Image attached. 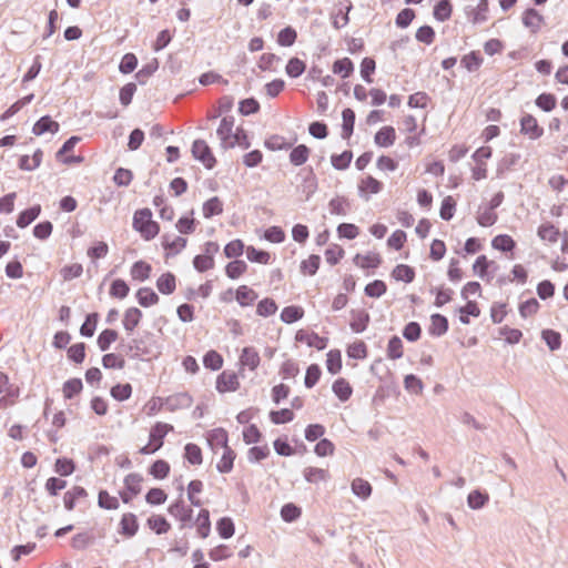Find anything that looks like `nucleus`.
<instances>
[{
  "label": "nucleus",
  "mask_w": 568,
  "mask_h": 568,
  "mask_svg": "<svg viewBox=\"0 0 568 568\" xmlns=\"http://www.w3.org/2000/svg\"><path fill=\"white\" fill-rule=\"evenodd\" d=\"M161 239L166 258L178 255L187 244V239L182 236H175L171 240L169 234H163Z\"/></svg>",
  "instance_id": "nucleus-12"
},
{
  "label": "nucleus",
  "mask_w": 568,
  "mask_h": 568,
  "mask_svg": "<svg viewBox=\"0 0 568 568\" xmlns=\"http://www.w3.org/2000/svg\"><path fill=\"white\" fill-rule=\"evenodd\" d=\"M352 160H353V151L352 150H345L339 154L334 153L331 155L332 166L338 171H344V170L348 169Z\"/></svg>",
  "instance_id": "nucleus-59"
},
{
  "label": "nucleus",
  "mask_w": 568,
  "mask_h": 568,
  "mask_svg": "<svg viewBox=\"0 0 568 568\" xmlns=\"http://www.w3.org/2000/svg\"><path fill=\"white\" fill-rule=\"evenodd\" d=\"M2 393L4 395L0 397V408H6L14 404L20 395V388L10 383L7 373L0 371V394Z\"/></svg>",
  "instance_id": "nucleus-4"
},
{
  "label": "nucleus",
  "mask_w": 568,
  "mask_h": 568,
  "mask_svg": "<svg viewBox=\"0 0 568 568\" xmlns=\"http://www.w3.org/2000/svg\"><path fill=\"white\" fill-rule=\"evenodd\" d=\"M302 173H305L302 181L303 192L305 193L306 201H308L317 190V178L311 166L303 169L300 175Z\"/></svg>",
  "instance_id": "nucleus-31"
},
{
  "label": "nucleus",
  "mask_w": 568,
  "mask_h": 568,
  "mask_svg": "<svg viewBox=\"0 0 568 568\" xmlns=\"http://www.w3.org/2000/svg\"><path fill=\"white\" fill-rule=\"evenodd\" d=\"M83 389L82 379L79 377L69 378L63 383L62 393L64 399H72Z\"/></svg>",
  "instance_id": "nucleus-51"
},
{
  "label": "nucleus",
  "mask_w": 568,
  "mask_h": 568,
  "mask_svg": "<svg viewBox=\"0 0 568 568\" xmlns=\"http://www.w3.org/2000/svg\"><path fill=\"white\" fill-rule=\"evenodd\" d=\"M152 272V266L143 260L134 262L131 266L130 274L133 280L139 282L146 281Z\"/></svg>",
  "instance_id": "nucleus-40"
},
{
  "label": "nucleus",
  "mask_w": 568,
  "mask_h": 568,
  "mask_svg": "<svg viewBox=\"0 0 568 568\" xmlns=\"http://www.w3.org/2000/svg\"><path fill=\"white\" fill-rule=\"evenodd\" d=\"M295 341L298 343H306L308 347H314L317 351H323L328 345V338L320 336L315 332L308 333L305 329H298L295 334Z\"/></svg>",
  "instance_id": "nucleus-7"
},
{
  "label": "nucleus",
  "mask_w": 568,
  "mask_h": 568,
  "mask_svg": "<svg viewBox=\"0 0 568 568\" xmlns=\"http://www.w3.org/2000/svg\"><path fill=\"white\" fill-rule=\"evenodd\" d=\"M261 362L258 352L253 346H245L240 355V363L242 366L255 371Z\"/></svg>",
  "instance_id": "nucleus-33"
},
{
  "label": "nucleus",
  "mask_w": 568,
  "mask_h": 568,
  "mask_svg": "<svg viewBox=\"0 0 568 568\" xmlns=\"http://www.w3.org/2000/svg\"><path fill=\"white\" fill-rule=\"evenodd\" d=\"M332 390L342 403L347 402L353 394V387L351 386L349 382L344 377H338L337 379L334 381L332 385Z\"/></svg>",
  "instance_id": "nucleus-32"
},
{
  "label": "nucleus",
  "mask_w": 568,
  "mask_h": 568,
  "mask_svg": "<svg viewBox=\"0 0 568 568\" xmlns=\"http://www.w3.org/2000/svg\"><path fill=\"white\" fill-rule=\"evenodd\" d=\"M311 154V149L306 144H298L291 148L290 162L294 166H301L306 163Z\"/></svg>",
  "instance_id": "nucleus-39"
},
{
  "label": "nucleus",
  "mask_w": 568,
  "mask_h": 568,
  "mask_svg": "<svg viewBox=\"0 0 568 568\" xmlns=\"http://www.w3.org/2000/svg\"><path fill=\"white\" fill-rule=\"evenodd\" d=\"M489 501V495L486 490L475 489L468 494L467 505L471 509H481Z\"/></svg>",
  "instance_id": "nucleus-53"
},
{
  "label": "nucleus",
  "mask_w": 568,
  "mask_h": 568,
  "mask_svg": "<svg viewBox=\"0 0 568 568\" xmlns=\"http://www.w3.org/2000/svg\"><path fill=\"white\" fill-rule=\"evenodd\" d=\"M297 39V32L292 26L281 29L276 37V42L281 47H292Z\"/></svg>",
  "instance_id": "nucleus-63"
},
{
  "label": "nucleus",
  "mask_w": 568,
  "mask_h": 568,
  "mask_svg": "<svg viewBox=\"0 0 568 568\" xmlns=\"http://www.w3.org/2000/svg\"><path fill=\"white\" fill-rule=\"evenodd\" d=\"M453 14V3L450 0H439L433 8V17L438 22H445Z\"/></svg>",
  "instance_id": "nucleus-38"
},
{
  "label": "nucleus",
  "mask_w": 568,
  "mask_h": 568,
  "mask_svg": "<svg viewBox=\"0 0 568 568\" xmlns=\"http://www.w3.org/2000/svg\"><path fill=\"white\" fill-rule=\"evenodd\" d=\"M142 476L136 473H131L124 478V490L119 493L121 500L129 504L134 497L141 493Z\"/></svg>",
  "instance_id": "nucleus-5"
},
{
  "label": "nucleus",
  "mask_w": 568,
  "mask_h": 568,
  "mask_svg": "<svg viewBox=\"0 0 568 568\" xmlns=\"http://www.w3.org/2000/svg\"><path fill=\"white\" fill-rule=\"evenodd\" d=\"M207 445L215 453L217 447H229V433L222 428H214L207 432L206 435Z\"/></svg>",
  "instance_id": "nucleus-18"
},
{
  "label": "nucleus",
  "mask_w": 568,
  "mask_h": 568,
  "mask_svg": "<svg viewBox=\"0 0 568 568\" xmlns=\"http://www.w3.org/2000/svg\"><path fill=\"white\" fill-rule=\"evenodd\" d=\"M541 339L551 352L558 351L561 347V334L552 328L542 329Z\"/></svg>",
  "instance_id": "nucleus-60"
},
{
  "label": "nucleus",
  "mask_w": 568,
  "mask_h": 568,
  "mask_svg": "<svg viewBox=\"0 0 568 568\" xmlns=\"http://www.w3.org/2000/svg\"><path fill=\"white\" fill-rule=\"evenodd\" d=\"M383 182L378 181L372 175H367L358 184V193L367 201L369 200L368 194H377L383 190Z\"/></svg>",
  "instance_id": "nucleus-20"
},
{
  "label": "nucleus",
  "mask_w": 568,
  "mask_h": 568,
  "mask_svg": "<svg viewBox=\"0 0 568 568\" xmlns=\"http://www.w3.org/2000/svg\"><path fill=\"white\" fill-rule=\"evenodd\" d=\"M152 216L149 207L139 209L133 214L132 227L144 241H151L160 233V224Z\"/></svg>",
  "instance_id": "nucleus-1"
},
{
  "label": "nucleus",
  "mask_w": 568,
  "mask_h": 568,
  "mask_svg": "<svg viewBox=\"0 0 568 568\" xmlns=\"http://www.w3.org/2000/svg\"><path fill=\"white\" fill-rule=\"evenodd\" d=\"M430 294H435L434 305L438 308L453 300L454 291L449 287L438 286L429 290Z\"/></svg>",
  "instance_id": "nucleus-55"
},
{
  "label": "nucleus",
  "mask_w": 568,
  "mask_h": 568,
  "mask_svg": "<svg viewBox=\"0 0 568 568\" xmlns=\"http://www.w3.org/2000/svg\"><path fill=\"white\" fill-rule=\"evenodd\" d=\"M202 212L205 219L220 215L223 212V202L219 196H212L203 203Z\"/></svg>",
  "instance_id": "nucleus-50"
},
{
  "label": "nucleus",
  "mask_w": 568,
  "mask_h": 568,
  "mask_svg": "<svg viewBox=\"0 0 568 568\" xmlns=\"http://www.w3.org/2000/svg\"><path fill=\"white\" fill-rule=\"evenodd\" d=\"M519 160H520L519 153L505 154L503 156V159L498 162L497 170H496L497 176L503 178L507 171L511 170L515 165H517Z\"/></svg>",
  "instance_id": "nucleus-57"
},
{
  "label": "nucleus",
  "mask_w": 568,
  "mask_h": 568,
  "mask_svg": "<svg viewBox=\"0 0 568 568\" xmlns=\"http://www.w3.org/2000/svg\"><path fill=\"white\" fill-rule=\"evenodd\" d=\"M489 10V0H479L476 8H473L470 6H467L465 8V12L468 17V19L474 23H483L487 20L486 13Z\"/></svg>",
  "instance_id": "nucleus-21"
},
{
  "label": "nucleus",
  "mask_w": 568,
  "mask_h": 568,
  "mask_svg": "<svg viewBox=\"0 0 568 568\" xmlns=\"http://www.w3.org/2000/svg\"><path fill=\"white\" fill-rule=\"evenodd\" d=\"M246 247L247 246H245L241 239H235L226 243L223 248V253L226 258L236 260L242 256L244 252H246Z\"/></svg>",
  "instance_id": "nucleus-54"
},
{
  "label": "nucleus",
  "mask_w": 568,
  "mask_h": 568,
  "mask_svg": "<svg viewBox=\"0 0 568 568\" xmlns=\"http://www.w3.org/2000/svg\"><path fill=\"white\" fill-rule=\"evenodd\" d=\"M202 361L204 367L213 372L221 369L224 363L223 356L215 349L207 351Z\"/></svg>",
  "instance_id": "nucleus-56"
},
{
  "label": "nucleus",
  "mask_w": 568,
  "mask_h": 568,
  "mask_svg": "<svg viewBox=\"0 0 568 568\" xmlns=\"http://www.w3.org/2000/svg\"><path fill=\"white\" fill-rule=\"evenodd\" d=\"M192 403L193 398L187 392L176 393L164 397L165 408L170 412L189 408Z\"/></svg>",
  "instance_id": "nucleus-10"
},
{
  "label": "nucleus",
  "mask_w": 568,
  "mask_h": 568,
  "mask_svg": "<svg viewBox=\"0 0 568 568\" xmlns=\"http://www.w3.org/2000/svg\"><path fill=\"white\" fill-rule=\"evenodd\" d=\"M235 300L242 307L252 306L258 298V294L247 285H240L235 290Z\"/></svg>",
  "instance_id": "nucleus-26"
},
{
  "label": "nucleus",
  "mask_w": 568,
  "mask_h": 568,
  "mask_svg": "<svg viewBox=\"0 0 568 568\" xmlns=\"http://www.w3.org/2000/svg\"><path fill=\"white\" fill-rule=\"evenodd\" d=\"M99 318L100 314L98 312L87 314L84 322L80 326V335L87 338L92 337L95 333Z\"/></svg>",
  "instance_id": "nucleus-47"
},
{
  "label": "nucleus",
  "mask_w": 568,
  "mask_h": 568,
  "mask_svg": "<svg viewBox=\"0 0 568 568\" xmlns=\"http://www.w3.org/2000/svg\"><path fill=\"white\" fill-rule=\"evenodd\" d=\"M484 62V58L478 50H473L469 53L465 54L460 59V65L465 68L468 72H476L479 70Z\"/></svg>",
  "instance_id": "nucleus-35"
},
{
  "label": "nucleus",
  "mask_w": 568,
  "mask_h": 568,
  "mask_svg": "<svg viewBox=\"0 0 568 568\" xmlns=\"http://www.w3.org/2000/svg\"><path fill=\"white\" fill-rule=\"evenodd\" d=\"M183 458L191 465L197 466L203 462L202 449L197 444L187 443L184 446Z\"/></svg>",
  "instance_id": "nucleus-49"
},
{
  "label": "nucleus",
  "mask_w": 568,
  "mask_h": 568,
  "mask_svg": "<svg viewBox=\"0 0 568 568\" xmlns=\"http://www.w3.org/2000/svg\"><path fill=\"white\" fill-rule=\"evenodd\" d=\"M234 126V118L231 115H225L222 118L220 125L216 130V134L221 140V146L226 150V145L231 141L232 136L235 135L233 132Z\"/></svg>",
  "instance_id": "nucleus-15"
},
{
  "label": "nucleus",
  "mask_w": 568,
  "mask_h": 568,
  "mask_svg": "<svg viewBox=\"0 0 568 568\" xmlns=\"http://www.w3.org/2000/svg\"><path fill=\"white\" fill-rule=\"evenodd\" d=\"M173 430V425L164 422H156L150 429L149 442L158 447L159 450L164 445L166 435Z\"/></svg>",
  "instance_id": "nucleus-9"
},
{
  "label": "nucleus",
  "mask_w": 568,
  "mask_h": 568,
  "mask_svg": "<svg viewBox=\"0 0 568 568\" xmlns=\"http://www.w3.org/2000/svg\"><path fill=\"white\" fill-rule=\"evenodd\" d=\"M88 497V493L82 486H73L64 493L63 505L67 510H73L78 503H81Z\"/></svg>",
  "instance_id": "nucleus-17"
},
{
  "label": "nucleus",
  "mask_w": 568,
  "mask_h": 568,
  "mask_svg": "<svg viewBox=\"0 0 568 568\" xmlns=\"http://www.w3.org/2000/svg\"><path fill=\"white\" fill-rule=\"evenodd\" d=\"M247 267L248 266L245 261L236 258L232 260L225 265L224 272L230 280H237L240 276L246 273Z\"/></svg>",
  "instance_id": "nucleus-45"
},
{
  "label": "nucleus",
  "mask_w": 568,
  "mask_h": 568,
  "mask_svg": "<svg viewBox=\"0 0 568 568\" xmlns=\"http://www.w3.org/2000/svg\"><path fill=\"white\" fill-rule=\"evenodd\" d=\"M85 349L87 345L83 342L72 344L67 348V357L77 365L82 364L85 359Z\"/></svg>",
  "instance_id": "nucleus-61"
},
{
  "label": "nucleus",
  "mask_w": 568,
  "mask_h": 568,
  "mask_svg": "<svg viewBox=\"0 0 568 568\" xmlns=\"http://www.w3.org/2000/svg\"><path fill=\"white\" fill-rule=\"evenodd\" d=\"M77 469V464L72 458L59 457L55 459L53 470L60 477H68L72 475Z\"/></svg>",
  "instance_id": "nucleus-41"
},
{
  "label": "nucleus",
  "mask_w": 568,
  "mask_h": 568,
  "mask_svg": "<svg viewBox=\"0 0 568 568\" xmlns=\"http://www.w3.org/2000/svg\"><path fill=\"white\" fill-rule=\"evenodd\" d=\"M236 453L229 446L223 449L222 457L216 465V469L220 474H229L234 467V460Z\"/></svg>",
  "instance_id": "nucleus-43"
},
{
  "label": "nucleus",
  "mask_w": 568,
  "mask_h": 568,
  "mask_svg": "<svg viewBox=\"0 0 568 568\" xmlns=\"http://www.w3.org/2000/svg\"><path fill=\"white\" fill-rule=\"evenodd\" d=\"M491 265H495V261L488 260L486 255H479L473 264L474 273L486 282H490L493 274L489 272Z\"/></svg>",
  "instance_id": "nucleus-23"
},
{
  "label": "nucleus",
  "mask_w": 568,
  "mask_h": 568,
  "mask_svg": "<svg viewBox=\"0 0 568 568\" xmlns=\"http://www.w3.org/2000/svg\"><path fill=\"white\" fill-rule=\"evenodd\" d=\"M521 22L526 28L530 29L531 33H537L540 26L545 22V18L537 9L527 8L523 12Z\"/></svg>",
  "instance_id": "nucleus-14"
},
{
  "label": "nucleus",
  "mask_w": 568,
  "mask_h": 568,
  "mask_svg": "<svg viewBox=\"0 0 568 568\" xmlns=\"http://www.w3.org/2000/svg\"><path fill=\"white\" fill-rule=\"evenodd\" d=\"M537 235L542 241H548L550 243H556L560 237V231L552 223L546 222L538 226Z\"/></svg>",
  "instance_id": "nucleus-44"
},
{
  "label": "nucleus",
  "mask_w": 568,
  "mask_h": 568,
  "mask_svg": "<svg viewBox=\"0 0 568 568\" xmlns=\"http://www.w3.org/2000/svg\"><path fill=\"white\" fill-rule=\"evenodd\" d=\"M130 293V286L123 278H114L110 284L109 294L113 298L123 300Z\"/></svg>",
  "instance_id": "nucleus-62"
},
{
  "label": "nucleus",
  "mask_w": 568,
  "mask_h": 568,
  "mask_svg": "<svg viewBox=\"0 0 568 568\" xmlns=\"http://www.w3.org/2000/svg\"><path fill=\"white\" fill-rule=\"evenodd\" d=\"M304 316V308L300 305H288L285 306L281 314L280 318L285 324H293L302 320Z\"/></svg>",
  "instance_id": "nucleus-42"
},
{
  "label": "nucleus",
  "mask_w": 568,
  "mask_h": 568,
  "mask_svg": "<svg viewBox=\"0 0 568 568\" xmlns=\"http://www.w3.org/2000/svg\"><path fill=\"white\" fill-rule=\"evenodd\" d=\"M520 133L530 140H537L544 135V128L538 124L537 119L530 113H524L519 120Z\"/></svg>",
  "instance_id": "nucleus-6"
},
{
  "label": "nucleus",
  "mask_w": 568,
  "mask_h": 568,
  "mask_svg": "<svg viewBox=\"0 0 568 568\" xmlns=\"http://www.w3.org/2000/svg\"><path fill=\"white\" fill-rule=\"evenodd\" d=\"M296 141V138L293 142L286 141V139L278 134H273L265 139L264 146L270 151H281V150H290L294 142Z\"/></svg>",
  "instance_id": "nucleus-52"
},
{
  "label": "nucleus",
  "mask_w": 568,
  "mask_h": 568,
  "mask_svg": "<svg viewBox=\"0 0 568 568\" xmlns=\"http://www.w3.org/2000/svg\"><path fill=\"white\" fill-rule=\"evenodd\" d=\"M392 278L397 282L409 284L416 277L415 268L407 264H397L390 272Z\"/></svg>",
  "instance_id": "nucleus-28"
},
{
  "label": "nucleus",
  "mask_w": 568,
  "mask_h": 568,
  "mask_svg": "<svg viewBox=\"0 0 568 568\" xmlns=\"http://www.w3.org/2000/svg\"><path fill=\"white\" fill-rule=\"evenodd\" d=\"M339 4H344V8H339L337 12L331 13V23L336 30H339L349 23V12L354 8L351 0H345L344 2H339Z\"/></svg>",
  "instance_id": "nucleus-13"
},
{
  "label": "nucleus",
  "mask_w": 568,
  "mask_h": 568,
  "mask_svg": "<svg viewBox=\"0 0 568 568\" xmlns=\"http://www.w3.org/2000/svg\"><path fill=\"white\" fill-rule=\"evenodd\" d=\"M457 312L459 313V321L464 325H468L470 323V316H480V308L476 301H467L464 306L457 307Z\"/></svg>",
  "instance_id": "nucleus-36"
},
{
  "label": "nucleus",
  "mask_w": 568,
  "mask_h": 568,
  "mask_svg": "<svg viewBox=\"0 0 568 568\" xmlns=\"http://www.w3.org/2000/svg\"><path fill=\"white\" fill-rule=\"evenodd\" d=\"M171 466L164 459L154 460L148 471L155 479H164L170 475Z\"/></svg>",
  "instance_id": "nucleus-58"
},
{
  "label": "nucleus",
  "mask_w": 568,
  "mask_h": 568,
  "mask_svg": "<svg viewBox=\"0 0 568 568\" xmlns=\"http://www.w3.org/2000/svg\"><path fill=\"white\" fill-rule=\"evenodd\" d=\"M143 313L140 308L132 306L129 307L123 315L122 324L128 333L133 332L140 324Z\"/></svg>",
  "instance_id": "nucleus-27"
},
{
  "label": "nucleus",
  "mask_w": 568,
  "mask_h": 568,
  "mask_svg": "<svg viewBox=\"0 0 568 568\" xmlns=\"http://www.w3.org/2000/svg\"><path fill=\"white\" fill-rule=\"evenodd\" d=\"M59 130V122L54 121L49 114L42 115L32 126V133L37 136H41L45 133L55 134Z\"/></svg>",
  "instance_id": "nucleus-11"
},
{
  "label": "nucleus",
  "mask_w": 568,
  "mask_h": 568,
  "mask_svg": "<svg viewBox=\"0 0 568 568\" xmlns=\"http://www.w3.org/2000/svg\"><path fill=\"white\" fill-rule=\"evenodd\" d=\"M342 119H343V123H342L341 136L344 140H348L354 133V126H355V120H356L355 111L351 108H345L342 111Z\"/></svg>",
  "instance_id": "nucleus-34"
},
{
  "label": "nucleus",
  "mask_w": 568,
  "mask_h": 568,
  "mask_svg": "<svg viewBox=\"0 0 568 568\" xmlns=\"http://www.w3.org/2000/svg\"><path fill=\"white\" fill-rule=\"evenodd\" d=\"M396 131L392 125L382 126L374 135V142L379 148H388L395 143Z\"/></svg>",
  "instance_id": "nucleus-25"
},
{
  "label": "nucleus",
  "mask_w": 568,
  "mask_h": 568,
  "mask_svg": "<svg viewBox=\"0 0 568 568\" xmlns=\"http://www.w3.org/2000/svg\"><path fill=\"white\" fill-rule=\"evenodd\" d=\"M351 329L354 333H363L369 325L371 315L366 310H352Z\"/></svg>",
  "instance_id": "nucleus-19"
},
{
  "label": "nucleus",
  "mask_w": 568,
  "mask_h": 568,
  "mask_svg": "<svg viewBox=\"0 0 568 568\" xmlns=\"http://www.w3.org/2000/svg\"><path fill=\"white\" fill-rule=\"evenodd\" d=\"M135 298L140 306L145 308L156 305L160 301L155 291L148 286L140 287L135 293Z\"/></svg>",
  "instance_id": "nucleus-30"
},
{
  "label": "nucleus",
  "mask_w": 568,
  "mask_h": 568,
  "mask_svg": "<svg viewBox=\"0 0 568 568\" xmlns=\"http://www.w3.org/2000/svg\"><path fill=\"white\" fill-rule=\"evenodd\" d=\"M215 388L219 393L236 392L240 388L237 374L234 372L223 371L217 375Z\"/></svg>",
  "instance_id": "nucleus-8"
},
{
  "label": "nucleus",
  "mask_w": 568,
  "mask_h": 568,
  "mask_svg": "<svg viewBox=\"0 0 568 568\" xmlns=\"http://www.w3.org/2000/svg\"><path fill=\"white\" fill-rule=\"evenodd\" d=\"M119 338L118 331L113 328H105L103 329L98 338H97V345L101 352H106L110 349L111 345Z\"/></svg>",
  "instance_id": "nucleus-48"
},
{
  "label": "nucleus",
  "mask_w": 568,
  "mask_h": 568,
  "mask_svg": "<svg viewBox=\"0 0 568 568\" xmlns=\"http://www.w3.org/2000/svg\"><path fill=\"white\" fill-rule=\"evenodd\" d=\"M156 288L163 295H171L176 290V276L168 271L156 280Z\"/></svg>",
  "instance_id": "nucleus-29"
},
{
  "label": "nucleus",
  "mask_w": 568,
  "mask_h": 568,
  "mask_svg": "<svg viewBox=\"0 0 568 568\" xmlns=\"http://www.w3.org/2000/svg\"><path fill=\"white\" fill-rule=\"evenodd\" d=\"M191 153L194 160L201 162L206 170H212L217 164V160L205 140H194L192 143Z\"/></svg>",
  "instance_id": "nucleus-3"
},
{
  "label": "nucleus",
  "mask_w": 568,
  "mask_h": 568,
  "mask_svg": "<svg viewBox=\"0 0 568 568\" xmlns=\"http://www.w3.org/2000/svg\"><path fill=\"white\" fill-rule=\"evenodd\" d=\"M180 497L178 500L172 503L168 510L171 516L178 519L181 525L180 529H186L193 527V509L185 505L182 495H183V486H180Z\"/></svg>",
  "instance_id": "nucleus-2"
},
{
  "label": "nucleus",
  "mask_w": 568,
  "mask_h": 568,
  "mask_svg": "<svg viewBox=\"0 0 568 568\" xmlns=\"http://www.w3.org/2000/svg\"><path fill=\"white\" fill-rule=\"evenodd\" d=\"M305 70L306 63L297 57H292L291 59H288L287 64L285 67L286 74L292 79L301 77L305 72Z\"/></svg>",
  "instance_id": "nucleus-64"
},
{
  "label": "nucleus",
  "mask_w": 568,
  "mask_h": 568,
  "mask_svg": "<svg viewBox=\"0 0 568 568\" xmlns=\"http://www.w3.org/2000/svg\"><path fill=\"white\" fill-rule=\"evenodd\" d=\"M516 246V241L508 234H498L491 240V247L505 254L510 253L514 255Z\"/></svg>",
  "instance_id": "nucleus-24"
},
{
  "label": "nucleus",
  "mask_w": 568,
  "mask_h": 568,
  "mask_svg": "<svg viewBox=\"0 0 568 568\" xmlns=\"http://www.w3.org/2000/svg\"><path fill=\"white\" fill-rule=\"evenodd\" d=\"M354 68V62L349 58L345 57L334 61L332 71L333 73L341 75L343 79H347L353 74Z\"/></svg>",
  "instance_id": "nucleus-46"
},
{
  "label": "nucleus",
  "mask_w": 568,
  "mask_h": 568,
  "mask_svg": "<svg viewBox=\"0 0 568 568\" xmlns=\"http://www.w3.org/2000/svg\"><path fill=\"white\" fill-rule=\"evenodd\" d=\"M449 329L448 318L439 313H434L430 315V325L428 327V333L433 337H440L445 335Z\"/></svg>",
  "instance_id": "nucleus-16"
},
{
  "label": "nucleus",
  "mask_w": 568,
  "mask_h": 568,
  "mask_svg": "<svg viewBox=\"0 0 568 568\" xmlns=\"http://www.w3.org/2000/svg\"><path fill=\"white\" fill-rule=\"evenodd\" d=\"M351 206L349 200L343 195H337L328 202V210L333 215L345 216L351 210Z\"/></svg>",
  "instance_id": "nucleus-37"
},
{
  "label": "nucleus",
  "mask_w": 568,
  "mask_h": 568,
  "mask_svg": "<svg viewBox=\"0 0 568 568\" xmlns=\"http://www.w3.org/2000/svg\"><path fill=\"white\" fill-rule=\"evenodd\" d=\"M41 205L40 204H33L24 210H22L16 220L17 226L19 229H26L29 226L32 222H34L39 215L41 214Z\"/></svg>",
  "instance_id": "nucleus-22"
}]
</instances>
